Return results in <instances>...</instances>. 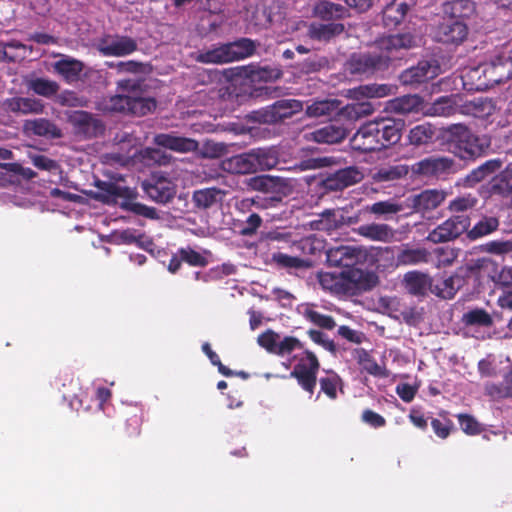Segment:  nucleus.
Here are the masks:
<instances>
[{"mask_svg": "<svg viewBox=\"0 0 512 512\" xmlns=\"http://www.w3.org/2000/svg\"><path fill=\"white\" fill-rule=\"evenodd\" d=\"M394 94V87L387 84H371L349 90V96L360 100L362 98H382Z\"/></svg>", "mask_w": 512, "mask_h": 512, "instance_id": "nucleus-31", "label": "nucleus"}, {"mask_svg": "<svg viewBox=\"0 0 512 512\" xmlns=\"http://www.w3.org/2000/svg\"><path fill=\"white\" fill-rule=\"evenodd\" d=\"M337 29L338 26L334 24H313L309 28V34L314 39L327 40Z\"/></svg>", "mask_w": 512, "mask_h": 512, "instance_id": "nucleus-58", "label": "nucleus"}, {"mask_svg": "<svg viewBox=\"0 0 512 512\" xmlns=\"http://www.w3.org/2000/svg\"><path fill=\"white\" fill-rule=\"evenodd\" d=\"M454 111L455 107L452 101L447 97H443L433 103L428 113L434 116H449Z\"/></svg>", "mask_w": 512, "mask_h": 512, "instance_id": "nucleus-59", "label": "nucleus"}, {"mask_svg": "<svg viewBox=\"0 0 512 512\" xmlns=\"http://www.w3.org/2000/svg\"><path fill=\"white\" fill-rule=\"evenodd\" d=\"M341 220L334 210H326L320 215V219L314 222L315 228L330 232L338 227Z\"/></svg>", "mask_w": 512, "mask_h": 512, "instance_id": "nucleus-50", "label": "nucleus"}, {"mask_svg": "<svg viewBox=\"0 0 512 512\" xmlns=\"http://www.w3.org/2000/svg\"><path fill=\"white\" fill-rule=\"evenodd\" d=\"M439 73L440 67L435 60H423L415 67L405 70L400 79L405 85H414L431 80Z\"/></svg>", "mask_w": 512, "mask_h": 512, "instance_id": "nucleus-13", "label": "nucleus"}, {"mask_svg": "<svg viewBox=\"0 0 512 512\" xmlns=\"http://www.w3.org/2000/svg\"><path fill=\"white\" fill-rule=\"evenodd\" d=\"M358 234L372 241L390 242L393 240L395 232L387 224L371 223L361 225L358 228Z\"/></svg>", "mask_w": 512, "mask_h": 512, "instance_id": "nucleus-29", "label": "nucleus"}, {"mask_svg": "<svg viewBox=\"0 0 512 512\" xmlns=\"http://www.w3.org/2000/svg\"><path fill=\"white\" fill-rule=\"evenodd\" d=\"M144 190L152 200L166 203L174 197L176 186L166 177L155 175L150 182L144 183Z\"/></svg>", "mask_w": 512, "mask_h": 512, "instance_id": "nucleus-16", "label": "nucleus"}, {"mask_svg": "<svg viewBox=\"0 0 512 512\" xmlns=\"http://www.w3.org/2000/svg\"><path fill=\"white\" fill-rule=\"evenodd\" d=\"M483 250L495 255H504L512 251V241H490L483 246Z\"/></svg>", "mask_w": 512, "mask_h": 512, "instance_id": "nucleus-63", "label": "nucleus"}, {"mask_svg": "<svg viewBox=\"0 0 512 512\" xmlns=\"http://www.w3.org/2000/svg\"><path fill=\"white\" fill-rule=\"evenodd\" d=\"M482 72L486 80L480 81L477 90L493 87L509 79L512 75V59L498 56L490 63L483 64Z\"/></svg>", "mask_w": 512, "mask_h": 512, "instance_id": "nucleus-6", "label": "nucleus"}, {"mask_svg": "<svg viewBox=\"0 0 512 512\" xmlns=\"http://www.w3.org/2000/svg\"><path fill=\"white\" fill-rule=\"evenodd\" d=\"M118 86L121 92L130 93L127 113L143 116L155 109L156 102L154 99L136 96L139 88L138 82L127 79L120 81Z\"/></svg>", "mask_w": 512, "mask_h": 512, "instance_id": "nucleus-9", "label": "nucleus"}, {"mask_svg": "<svg viewBox=\"0 0 512 512\" xmlns=\"http://www.w3.org/2000/svg\"><path fill=\"white\" fill-rule=\"evenodd\" d=\"M179 256L191 266L203 267L207 264L205 255L190 247L179 249Z\"/></svg>", "mask_w": 512, "mask_h": 512, "instance_id": "nucleus-54", "label": "nucleus"}, {"mask_svg": "<svg viewBox=\"0 0 512 512\" xmlns=\"http://www.w3.org/2000/svg\"><path fill=\"white\" fill-rule=\"evenodd\" d=\"M362 256L361 249L354 246L331 247L326 252L327 262L331 266L350 268Z\"/></svg>", "mask_w": 512, "mask_h": 512, "instance_id": "nucleus-19", "label": "nucleus"}, {"mask_svg": "<svg viewBox=\"0 0 512 512\" xmlns=\"http://www.w3.org/2000/svg\"><path fill=\"white\" fill-rule=\"evenodd\" d=\"M32 54V47L17 40L0 41V61H21Z\"/></svg>", "mask_w": 512, "mask_h": 512, "instance_id": "nucleus-27", "label": "nucleus"}, {"mask_svg": "<svg viewBox=\"0 0 512 512\" xmlns=\"http://www.w3.org/2000/svg\"><path fill=\"white\" fill-rule=\"evenodd\" d=\"M279 339V334L271 330H267L258 337V344L265 348L267 351L276 353Z\"/></svg>", "mask_w": 512, "mask_h": 512, "instance_id": "nucleus-62", "label": "nucleus"}, {"mask_svg": "<svg viewBox=\"0 0 512 512\" xmlns=\"http://www.w3.org/2000/svg\"><path fill=\"white\" fill-rule=\"evenodd\" d=\"M378 125L379 135L383 148L396 144L401 138L402 122L394 119L374 120Z\"/></svg>", "mask_w": 512, "mask_h": 512, "instance_id": "nucleus-24", "label": "nucleus"}, {"mask_svg": "<svg viewBox=\"0 0 512 512\" xmlns=\"http://www.w3.org/2000/svg\"><path fill=\"white\" fill-rule=\"evenodd\" d=\"M367 210L377 216L387 217L400 212L402 206L390 200L379 201L369 206Z\"/></svg>", "mask_w": 512, "mask_h": 512, "instance_id": "nucleus-48", "label": "nucleus"}, {"mask_svg": "<svg viewBox=\"0 0 512 512\" xmlns=\"http://www.w3.org/2000/svg\"><path fill=\"white\" fill-rule=\"evenodd\" d=\"M404 282L406 289L415 295L425 294L427 290L432 292V280L427 274L411 271L405 274Z\"/></svg>", "mask_w": 512, "mask_h": 512, "instance_id": "nucleus-30", "label": "nucleus"}, {"mask_svg": "<svg viewBox=\"0 0 512 512\" xmlns=\"http://www.w3.org/2000/svg\"><path fill=\"white\" fill-rule=\"evenodd\" d=\"M409 5L402 0H395L383 9V22L387 28L397 26L405 17Z\"/></svg>", "mask_w": 512, "mask_h": 512, "instance_id": "nucleus-32", "label": "nucleus"}, {"mask_svg": "<svg viewBox=\"0 0 512 512\" xmlns=\"http://www.w3.org/2000/svg\"><path fill=\"white\" fill-rule=\"evenodd\" d=\"M261 224V217L258 214L253 213L247 218L245 223L242 225L240 229V234L243 236H252L256 233Z\"/></svg>", "mask_w": 512, "mask_h": 512, "instance_id": "nucleus-64", "label": "nucleus"}, {"mask_svg": "<svg viewBox=\"0 0 512 512\" xmlns=\"http://www.w3.org/2000/svg\"><path fill=\"white\" fill-rule=\"evenodd\" d=\"M462 322L466 326L490 327L493 324L492 316L482 308H475L465 312Z\"/></svg>", "mask_w": 512, "mask_h": 512, "instance_id": "nucleus-45", "label": "nucleus"}, {"mask_svg": "<svg viewBox=\"0 0 512 512\" xmlns=\"http://www.w3.org/2000/svg\"><path fill=\"white\" fill-rule=\"evenodd\" d=\"M321 288L333 295H347L345 271L319 272L317 275Z\"/></svg>", "mask_w": 512, "mask_h": 512, "instance_id": "nucleus-22", "label": "nucleus"}, {"mask_svg": "<svg viewBox=\"0 0 512 512\" xmlns=\"http://www.w3.org/2000/svg\"><path fill=\"white\" fill-rule=\"evenodd\" d=\"M468 226L469 221L467 217L454 216L432 230L427 239L433 243L450 241L466 231Z\"/></svg>", "mask_w": 512, "mask_h": 512, "instance_id": "nucleus-10", "label": "nucleus"}, {"mask_svg": "<svg viewBox=\"0 0 512 512\" xmlns=\"http://www.w3.org/2000/svg\"><path fill=\"white\" fill-rule=\"evenodd\" d=\"M462 431L469 435H476L481 432L478 421L467 414H459L457 416Z\"/></svg>", "mask_w": 512, "mask_h": 512, "instance_id": "nucleus-61", "label": "nucleus"}, {"mask_svg": "<svg viewBox=\"0 0 512 512\" xmlns=\"http://www.w3.org/2000/svg\"><path fill=\"white\" fill-rule=\"evenodd\" d=\"M6 110L21 114H39L44 105L41 100L30 97H12L4 101Z\"/></svg>", "mask_w": 512, "mask_h": 512, "instance_id": "nucleus-23", "label": "nucleus"}, {"mask_svg": "<svg viewBox=\"0 0 512 512\" xmlns=\"http://www.w3.org/2000/svg\"><path fill=\"white\" fill-rule=\"evenodd\" d=\"M418 39L411 34L390 35L377 42L378 54H354L347 63V70L352 74H369L382 69L387 62L399 58V51L415 46Z\"/></svg>", "mask_w": 512, "mask_h": 512, "instance_id": "nucleus-1", "label": "nucleus"}, {"mask_svg": "<svg viewBox=\"0 0 512 512\" xmlns=\"http://www.w3.org/2000/svg\"><path fill=\"white\" fill-rule=\"evenodd\" d=\"M477 204V199L468 194L455 198L449 203V210L453 213L465 212Z\"/></svg>", "mask_w": 512, "mask_h": 512, "instance_id": "nucleus-55", "label": "nucleus"}, {"mask_svg": "<svg viewBox=\"0 0 512 512\" xmlns=\"http://www.w3.org/2000/svg\"><path fill=\"white\" fill-rule=\"evenodd\" d=\"M434 130L428 123L417 125L409 131L408 141L413 146H422L432 141Z\"/></svg>", "mask_w": 512, "mask_h": 512, "instance_id": "nucleus-44", "label": "nucleus"}, {"mask_svg": "<svg viewBox=\"0 0 512 512\" xmlns=\"http://www.w3.org/2000/svg\"><path fill=\"white\" fill-rule=\"evenodd\" d=\"M436 256V266L446 267L451 265L457 258V252L450 247H439L434 250Z\"/></svg>", "mask_w": 512, "mask_h": 512, "instance_id": "nucleus-60", "label": "nucleus"}, {"mask_svg": "<svg viewBox=\"0 0 512 512\" xmlns=\"http://www.w3.org/2000/svg\"><path fill=\"white\" fill-rule=\"evenodd\" d=\"M444 199L443 191L426 190L414 197L413 206L417 211H429L437 208Z\"/></svg>", "mask_w": 512, "mask_h": 512, "instance_id": "nucleus-34", "label": "nucleus"}, {"mask_svg": "<svg viewBox=\"0 0 512 512\" xmlns=\"http://www.w3.org/2000/svg\"><path fill=\"white\" fill-rule=\"evenodd\" d=\"M378 124L368 122L360 127L352 138V146L363 152L376 151L383 148L380 140Z\"/></svg>", "mask_w": 512, "mask_h": 512, "instance_id": "nucleus-12", "label": "nucleus"}, {"mask_svg": "<svg viewBox=\"0 0 512 512\" xmlns=\"http://www.w3.org/2000/svg\"><path fill=\"white\" fill-rule=\"evenodd\" d=\"M337 109L336 103L331 100L315 101L307 107L306 113L310 117L329 115Z\"/></svg>", "mask_w": 512, "mask_h": 512, "instance_id": "nucleus-51", "label": "nucleus"}, {"mask_svg": "<svg viewBox=\"0 0 512 512\" xmlns=\"http://www.w3.org/2000/svg\"><path fill=\"white\" fill-rule=\"evenodd\" d=\"M251 151L223 160L222 168L229 173L247 174L255 172Z\"/></svg>", "mask_w": 512, "mask_h": 512, "instance_id": "nucleus-28", "label": "nucleus"}, {"mask_svg": "<svg viewBox=\"0 0 512 512\" xmlns=\"http://www.w3.org/2000/svg\"><path fill=\"white\" fill-rule=\"evenodd\" d=\"M461 7L460 1L446 3L444 5V13L449 15L444 17L435 32V38L443 43H459L463 41L467 35V27L455 12Z\"/></svg>", "mask_w": 512, "mask_h": 512, "instance_id": "nucleus-2", "label": "nucleus"}, {"mask_svg": "<svg viewBox=\"0 0 512 512\" xmlns=\"http://www.w3.org/2000/svg\"><path fill=\"white\" fill-rule=\"evenodd\" d=\"M297 311L306 320L319 327L332 329L335 326V322L330 316L319 313L312 304H301L298 306Z\"/></svg>", "mask_w": 512, "mask_h": 512, "instance_id": "nucleus-37", "label": "nucleus"}, {"mask_svg": "<svg viewBox=\"0 0 512 512\" xmlns=\"http://www.w3.org/2000/svg\"><path fill=\"white\" fill-rule=\"evenodd\" d=\"M359 364L365 371H367L371 375L378 376V377H387L388 376L387 370L385 368L381 367L380 365H378L377 362L374 361L370 357V355L365 351H362L359 354Z\"/></svg>", "mask_w": 512, "mask_h": 512, "instance_id": "nucleus-49", "label": "nucleus"}, {"mask_svg": "<svg viewBox=\"0 0 512 512\" xmlns=\"http://www.w3.org/2000/svg\"><path fill=\"white\" fill-rule=\"evenodd\" d=\"M320 386L321 391L334 400L337 398L338 389H341V379L336 373L328 371L326 376L320 379Z\"/></svg>", "mask_w": 512, "mask_h": 512, "instance_id": "nucleus-47", "label": "nucleus"}, {"mask_svg": "<svg viewBox=\"0 0 512 512\" xmlns=\"http://www.w3.org/2000/svg\"><path fill=\"white\" fill-rule=\"evenodd\" d=\"M303 109L302 102L295 99L276 101L263 114L264 122H278L289 118Z\"/></svg>", "mask_w": 512, "mask_h": 512, "instance_id": "nucleus-17", "label": "nucleus"}, {"mask_svg": "<svg viewBox=\"0 0 512 512\" xmlns=\"http://www.w3.org/2000/svg\"><path fill=\"white\" fill-rule=\"evenodd\" d=\"M463 283L464 280L462 277L452 275L434 284L432 293L444 299H451Z\"/></svg>", "mask_w": 512, "mask_h": 512, "instance_id": "nucleus-39", "label": "nucleus"}, {"mask_svg": "<svg viewBox=\"0 0 512 512\" xmlns=\"http://www.w3.org/2000/svg\"><path fill=\"white\" fill-rule=\"evenodd\" d=\"M156 145L178 153L194 152L198 149V142L192 138L181 137L170 133H161L154 137Z\"/></svg>", "mask_w": 512, "mask_h": 512, "instance_id": "nucleus-20", "label": "nucleus"}, {"mask_svg": "<svg viewBox=\"0 0 512 512\" xmlns=\"http://www.w3.org/2000/svg\"><path fill=\"white\" fill-rule=\"evenodd\" d=\"M68 120L78 134L87 137L95 136L103 130L101 122L85 111L71 112Z\"/></svg>", "mask_w": 512, "mask_h": 512, "instance_id": "nucleus-18", "label": "nucleus"}, {"mask_svg": "<svg viewBox=\"0 0 512 512\" xmlns=\"http://www.w3.org/2000/svg\"><path fill=\"white\" fill-rule=\"evenodd\" d=\"M272 260L280 267L288 269H297L305 266V261L298 258L289 256L287 254L278 252L272 255Z\"/></svg>", "mask_w": 512, "mask_h": 512, "instance_id": "nucleus-56", "label": "nucleus"}, {"mask_svg": "<svg viewBox=\"0 0 512 512\" xmlns=\"http://www.w3.org/2000/svg\"><path fill=\"white\" fill-rule=\"evenodd\" d=\"M499 227V220L494 216L482 217L470 230L467 231V237L470 240H477L479 238L490 235Z\"/></svg>", "mask_w": 512, "mask_h": 512, "instance_id": "nucleus-38", "label": "nucleus"}, {"mask_svg": "<svg viewBox=\"0 0 512 512\" xmlns=\"http://www.w3.org/2000/svg\"><path fill=\"white\" fill-rule=\"evenodd\" d=\"M364 178V173L357 167L351 166L336 171L327 179V187L334 190H342L348 186L360 182Z\"/></svg>", "mask_w": 512, "mask_h": 512, "instance_id": "nucleus-21", "label": "nucleus"}, {"mask_svg": "<svg viewBox=\"0 0 512 512\" xmlns=\"http://www.w3.org/2000/svg\"><path fill=\"white\" fill-rule=\"evenodd\" d=\"M25 129L39 136L57 138L61 136L60 130L50 121L46 119H36L28 121Z\"/></svg>", "mask_w": 512, "mask_h": 512, "instance_id": "nucleus-40", "label": "nucleus"}, {"mask_svg": "<svg viewBox=\"0 0 512 512\" xmlns=\"http://www.w3.org/2000/svg\"><path fill=\"white\" fill-rule=\"evenodd\" d=\"M475 267L495 282L499 273V266L493 259L489 257L480 258L475 262Z\"/></svg>", "mask_w": 512, "mask_h": 512, "instance_id": "nucleus-57", "label": "nucleus"}, {"mask_svg": "<svg viewBox=\"0 0 512 512\" xmlns=\"http://www.w3.org/2000/svg\"><path fill=\"white\" fill-rule=\"evenodd\" d=\"M500 167H501V162L498 160L487 161L486 163H484L483 165H481L480 167H478L477 169L472 171L467 176V181L470 184L480 182V181L484 180L486 177L495 173L497 170L500 169Z\"/></svg>", "mask_w": 512, "mask_h": 512, "instance_id": "nucleus-46", "label": "nucleus"}, {"mask_svg": "<svg viewBox=\"0 0 512 512\" xmlns=\"http://www.w3.org/2000/svg\"><path fill=\"white\" fill-rule=\"evenodd\" d=\"M422 107V99L418 95H406L390 100L386 105V110L401 114L416 112Z\"/></svg>", "mask_w": 512, "mask_h": 512, "instance_id": "nucleus-33", "label": "nucleus"}, {"mask_svg": "<svg viewBox=\"0 0 512 512\" xmlns=\"http://www.w3.org/2000/svg\"><path fill=\"white\" fill-rule=\"evenodd\" d=\"M124 93L125 92H122L121 94L110 97L109 100H107L105 103L104 110L110 112L127 113L130 93Z\"/></svg>", "mask_w": 512, "mask_h": 512, "instance_id": "nucleus-53", "label": "nucleus"}, {"mask_svg": "<svg viewBox=\"0 0 512 512\" xmlns=\"http://www.w3.org/2000/svg\"><path fill=\"white\" fill-rule=\"evenodd\" d=\"M314 13L325 20L341 19L349 16L347 8L326 0H322L315 5Z\"/></svg>", "mask_w": 512, "mask_h": 512, "instance_id": "nucleus-36", "label": "nucleus"}, {"mask_svg": "<svg viewBox=\"0 0 512 512\" xmlns=\"http://www.w3.org/2000/svg\"><path fill=\"white\" fill-rule=\"evenodd\" d=\"M452 134L459 149V156L463 159L480 156L490 145L488 138L472 134L463 125L454 126Z\"/></svg>", "mask_w": 512, "mask_h": 512, "instance_id": "nucleus-5", "label": "nucleus"}, {"mask_svg": "<svg viewBox=\"0 0 512 512\" xmlns=\"http://www.w3.org/2000/svg\"><path fill=\"white\" fill-rule=\"evenodd\" d=\"M222 197L223 193L221 190L217 188H206L195 191L193 201L198 208L205 209L220 201Z\"/></svg>", "mask_w": 512, "mask_h": 512, "instance_id": "nucleus-42", "label": "nucleus"}, {"mask_svg": "<svg viewBox=\"0 0 512 512\" xmlns=\"http://www.w3.org/2000/svg\"><path fill=\"white\" fill-rule=\"evenodd\" d=\"M97 49L104 56L124 57L137 49V43L126 36H108L98 42Z\"/></svg>", "mask_w": 512, "mask_h": 512, "instance_id": "nucleus-11", "label": "nucleus"}, {"mask_svg": "<svg viewBox=\"0 0 512 512\" xmlns=\"http://www.w3.org/2000/svg\"><path fill=\"white\" fill-rule=\"evenodd\" d=\"M250 186L254 190H259L264 193H272L275 195L270 198H257L256 200H253L255 206L261 209L274 207L278 202H280L282 196L286 195L288 192V184L285 179L270 175H261L251 178Z\"/></svg>", "mask_w": 512, "mask_h": 512, "instance_id": "nucleus-4", "label": "nucleus"}, {"mask_svg": "<svg viewBox=\"0 0 512 512\" xmlns=\"http://www.w3.org/2000/svg\"><path fill=\"white\" fill-rule=\"evenodd\" d=\"M429 253L426 249H403L396 258L398 265H417L428 262Z\"/></svg>", "mask_w": 512, "mask_h": 512, "instance_id": "nucleus-43", "label": "nucleus"}, {"mask_svg": "<svg viewBox=\"0 0 512 512\" xmlns=\"http://www.w3.org/2000/svg\"><path fill=\"white\" fill-rule=\"evenodd\" d=\"M407 174V168L402 165L380 168L374 175L376 181H392Z\"/></svg>", "mask_w": 512, "mask_h": 512, "instance_id": "nucleus-52", "label": "nucleus"}, {"mask_svg": "<svg viewBox=\"0 0 512 512\" xmlns=\"http://www.w3.org/2000/svg\"><path fill=\"white\" fill-rule=\"evenodd\" d=\"M27 86L34 93L50 98L59 91V84L46 78H32L27 81Z\"/></svg>", "mask_w": 512, "mask_h": 512, "instance_id": "nucleus-41", "label": "nucleus"}, {"mask_svg": "<svg viewBox=\"0 0 512 512\" xmlns=\"http://www.w3.org/2000/svg\"><path fill=\"white\" fill-rule=\"evenodd\" d=\"M255 172L270 170L278 164V153L274 148H258L251 150Z\"/></svg>", "mask_w": 512, "mask_h": 512, "instance_id": "nucleus-35", "label": "nucleus"}, {"mask_svg": "<svg viewBox=\"0 0 512 512\" xmlns=\"http://www.w3.org/2000/svg\"><path fill=\"white\" fill-rule=\"evenodd\" d=\"M135 198L134 190L119 185H110L104 200L148 219L159 218L155 208L138 203Z\"/></svg>", "mask_w": 512, "mask_h": 512, "instance_id": "nucleus-3", "label": "nucleus"}, {"mask_svg": "<svg viewBox=\"0 0 512 512\" xmlns=\"http://www.w3.org/2000/svg\"><path fill=\"white\" fill-rule=\"evenodd\" d=\"M452 161L444 157H429L413 165V172L425 176L438 175L450 169Z\"/></svg>", "mask_w": 512, "mask_h": 512, "instance_id": "nucleus-26", "label": "nucleus"}, {"mask_svg": "<svg viewBox=\"0 0 512 512\" xmlns=\"http://www.w3.org/2000/svg\"><path fill=\"white\" fill-rule=\"evenodd\" d=\"M52 68L66 83L73 84L82 79L85 66L75 58L61 55L60 59L52 64Z\"/></svg>", "mask_w": 512, "mask_h": 512, "instance_id": "nucleus-14", "label": "nucleus"}, {"mask_svg": "<svg viewBox=\"0 0 512 512\" xmlns=\"http://www.w3.org/2000/svg\"><path fill=\"white\" fill-rule=\"evenodd\" d=\"M347 295H356L372 289L378 282L374 272L350 267L344 269Z\"/></svg>", "mask_w": 512, "mask_h": 512, "instance_id": "nucleus-8", "label": "nucleus"}, {"mask_svg": "<svg viewBox=\"0 0 512 512\" xmlns=\"http://www.w3.org/2000/svg\"><path fill=\"white\" fill-rule=\"evenodd\" d=\"M319 364L316 356L311 352H304L295 366L292 376H295L301 387L312 393L316 385V373Z\"/></svg>", "mask_w": 512, "mask_h": 512, "instance_id": "nucleus-7", "label": "nucleus"}, {"mask_svg": "<svg viewBox=\"0 0 512 512\" xmlns=\"http://www.w3.org/2000/svg\"><path fill=\"white\" fill-rule=\"evenodd\" d=\"M347 135V131L341 125L329 124L322 128H319L311 133L305 134L307 139H312L318 143H337L344 139Z\"/></svg>", "mask_w": 512, "mask_h": 512, "instance_id": "nucleus-25", "label": "nucleus"}, {"mask_svg": "<svg viewBox=\"0 0 512 512\" xmlns=\"http://www.w3.org/2000/svg\"><path fill=\"white\" fill-rule=\"evenodd\" d=\"M254 50V42L247 38L218 46L222 64L244 59L252 55Z\"/></svg>", "mask_w": 512, "mask_h": 512, "instance_id": "nucleus-15", "label": "nucleus"}]
</instances>
